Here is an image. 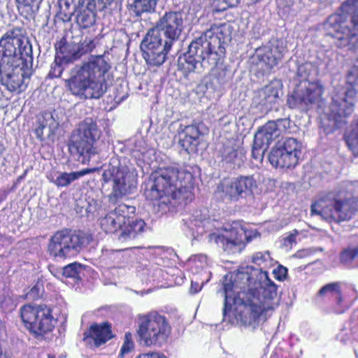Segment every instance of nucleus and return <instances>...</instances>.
<instances>
[{
  "mask_svg": "<svg viewBox=\"0 0 358 358\" xmlns=\"http://www.w3.org/2000/svg\"><path fill=\"white\" fill-rule=\"evenodd\" d=\"M224 296L223 321L227 320L234 305H239V320L245 326H258L266 312L274 308L277 285L268 277L251 266L228 273L223 278Z\"/></svg>",
  "mask_w": 358,
  "mask_h": 358,
  "instance_id": "1",
  "label": "nucleus"
},
{
  "mask_svg": "<svg viewBox=\"0 0 358 358\" xmlns=\"http://www.w3.org/2000/svg\"><path fill=\"white\" fill-rule=\"evenodd\" d=\"M195 20L194 13L184 9L166 11L159 18L141 43L143 57L149 69L159 67L166 62L185 29Z\"/></svg>",
  "mask_w": 358,
  "mask_h": 358,
  "instance_id": "2",
  "label": "nucleus"
},
{
  "mask_svg": "<svg viewBox=\"0 0 358 358\" xmlns=\"http://www.w3.org/2000/svg\"><path fill=\"white\" fill-rule=\"evenodd\" d=\"M228 39L225 26H211L195 37L189 44L187 50L178 57V70L187 78L191 73L201 74L213 69L224 57Z\"/></svg>",
  "mask_w": 358,
  "mask_h": 358,
  "instance_id": "3",
  "label": "nucleus"
},
{
  "mask_svg": "<svg viewBox=\"0 0 358 358\" xmlns=\"http://www.w3.org/2000/svg\"><path fill=\"white\" fill-rule=\"evenodd\" d=\"M152 182L144 191L146 200L158 207V211L169 209L173 201L192 200L194 178L192 173L173 166L161 167L152 174Z\"/></svg>",
  "mask_w": 358,
  "mask_h": 358,
  "instance_id": "4",
  "label": "nucleus"
},
{
  "mask_svg": "<svg viewBox=\"0 0 358 358\" xmlns=\"http://www.w3.org/2000/svg\"><path fill=\"white\" fill-rule=\"evenodd\" d=\"M110 69L103 56L92 57L71 69L66 85L71 94L80 99H99L106 91L105 75Z\"/></svg>",
  "mask_w": 358,
  "mask_h": 358,
  "instance_id": "5",
  "label": "nucleus"
},
{
  "mask_svg": "<svg viewBox=\"0 0 358 358\" xmlns=\"http://www.w3.org/2000/svg\"><path fill=\"white\" fill-rule=\"evenodd\" d=\"M357 211L358 197L348 192H329L310 206L311 215H320L329 222L348 221Z\"/></svg>",
  "mask_w": 358,
  "mask_h": 358,
  "instance_id": "6",
  "label": "nucleus"
},
{
  "mask_svg": "<svg viewBox=\"0 0 358 358\" xmlns=\"http://www.w3.org/2000/svg\"><path fill=\"white\" fill-rule=\"evenodd\" d=\"M24 64L32 67V45L26 31L20 27L9 28L0 38V64Z\"/></svg>",
  "mask_w": 358,
  "mask_h": 358,
  "instance_id": "7",
  "label": "nucleus"
},
{
  "mask_svg": "<svg viewBox=\"0 0 358 358\" xmlns=\"http://www.w3.org/2000/svg\"><path fill=\"white\" fill-rule=\"evenodd\" d=\"M346 84V87L336 88L332 97L328 116L329 121L334 122L332 126L335 127L345 124V118L354 110L355 99L358 93V59L348 74Z\"/></svg>",
  "mask_w": 358,
  "mask_h": 358,
  "instance_id": "8",
  "label": "nucleus"
},
{
  "mask_svg": "<svg viewBox=\"0 0 358 358\" xmlns=\"http://www.w3.org/2000/svg\"><path fill=\"white\" fill-rule=\"evenodd\" d=\"M171 327L165 316L150 312L138 317L136 335L140 345L148 348H161L168 343Z\"/></svg>",
  "mask_w": 358,
  "mask_h": 358,
  "instance_id": "9",
  "label": "nucleus"
},
{
  "mask_svg": "<svg viewBox=\"0 0 358 358\" xmlns=\"http://www.w3.org/2000/svg\"><path fill=\"white\" fill-rule=\"evenodd\" d=\"M91 234L81 231L63 229L57 231L50 238L48 252L55 259H66L76 255L92 241Z\"/></svg>",
  "mask_w": 358,
  "mask_h": 358,
  "instance_id": "10",
  "label": "nucleus"
},
{
  "mask_svg": "<svg viewBox=\"0 0 358 358\" xmlns=\"http://www.w3.org/2000/svg\"><path fill=\"white\" fill-rule=\"evenodd\" d=\"M312 69L313 66L310 63H303L298 66L297 76L300 84L293 94L287 97V103L289 108L308 110L310 105L320 99L323 92L322 85L318 83L308 80Z\"/></svg>",
  "mask_w": 358,
  "mask_h": 358,
  "instance_id": "11",
  "label": "nucleus"
},
{
  "mask_svg": "<svg viewBox=\"0 0 358 358\" xmlns=\"http://www.w3.org/2000/svg\"><path fill=\"white\" fill-rule=\"evenodd\" d=\"M20 314L24 327L35 337L51 332L57 323L52 310L45 304H24L20 308Z\"/></svg>",
  "mask_w": 358,
  "mask_h": 358,
  "instance_id": "12",
  "label": "nucleus"
},
{
  "mask_svg": "<svg viewBox=\"0 0 358 358\" xmlns=\"http://www.w3.org/2000/svg\"><path fill=\"white\" fill-rule=\"evenodd\" d=\"M101 131L95 121L92 118H85L73 131L69 150L71 155L79 157L94 155L96 148L94 143L99 139Z\"/></svg>",
  "mask_w": 358,
  "mask_h": 358,
  "instance_id": "13",
  "label": "nucleus"
},
{
  "mask_svg": "<svg viewBox=\"0 0 358 358\" xmlns=\"http://www.w3.org/2000/svg\"><path fill=\"white\" fill-rule=\"evenodd\" d=\"M105 182H112V191L108 196L111 204H116L123 196L134 192L138 185V177L134 172L117 166L105 170L102 175Z\"/></svg>",
  "mask_w": 358,
  "mask_h": 358,
  "instance_id": "14",
  "label": "nucleus"
},
{
  "mask_svg": "<svg viewBox=\"0 0 358 358\" xmlns=\"http://www.w3.org/2000/svg\"><path fill=\"white\" fill-rule=\"evenodd\" d=\"M346 24L345 17L340 14H334L327 19L324 27L327 34L337 40L336 45L339 48L347 47L350 50L358 51V30H355V24Z\"/></svg>",
  "mask_w": 358,
  "mask_h": 358,
  "instance_id": "15",
  "label": "nucleus"
},
{
  "mask_svg": "<svg viewBox=\"0 0 358 358\" xmlns=\"http://www.w3.org/2000/svg\"><path fill=\"white\" fill-rule=\"evenodd\" d=\"M257 187V182L252 176L224 178L218 183L215 194L223 202H236L243 197V194L252 192Z\"/></svg>",
  "mask_w": 358,
  "mask_h": 358,
  "instance_id": "16",
  "label": "nucleus"
},
{
  "mask_svg": "<svg viewBox=\"0 0 358 358\" xmlns=\"http://www.w3.org/2000/svg\"><path fill=\"white\" fill-rule=\"evenodd\" d=\"M289 118L268 121L259 129L254 137L252 157H264L270 143L289 129Z\"/></svg>",
  "mask_w": 358,
  "mask_h": 358,
  "instance_id": "17",
  "label": "nucleus"
},
{
  "mask_svg": "<svg viewBox=\"0 0 358 358\" xmlns=\"http://www.w3.org/2000/svg\"><path fill=\"white\" fill-rule=\"evenodd\" d=\"M32 73V67L24 64H0V83L10 92L17 94L24 92Z\"/></svg>",
  "mask_w": 358,
  "mask_h": 358,
  "instance_id": "18",
  "label": "nucleus"
},
{
  "mask_svg": "<svg viewBox=\"0 0 358 358\" xmlns=\"http://www.w3.org/2000/svg\"><path fill=\"white\" fill-rule=\"evenodd\" d=\"M278 91L279 84L277 83H271L261 89L253 98L251 113L256 117H261L275 108L278 105Z\"/></svg>",
  "mask_w": 358,
  "mask_h": 358,
  "instance_id": "19",
  "label": "nucleus"
},
{
  "mask_svg": "<svg viewBox=\"0 0 358 358\" xmlns=\"http://www.w3.org/2000/svg\"><path fill=\"white\" fill-rule=\"evenodd\" d=\"M83 341L90 348H99L115 338L113 326L108 321L94 322L84 331Z\"/></svg>",
  "mask_w": 358,
  "mask_h": 358,
  "instance_id": "20",
  "label": "nucleus"
},
{
  "mask_svg": "<svg viewBox=\"0 0 358 358\" xmlns=\"http://www.w3.org/2000/svg\"><path fill=\"white\" fill-rule=\"evenodd\" d=\"M129 210L134 212L135 208L124 203L119 204L113 210L110 211L101 219V229L106 234H120Z\"/></svg>",
  "mask_w": 358,
  "mask_h": 358,
  "instance_id": "21",
  "label": "nucleus"
},
{
  "mask_svg": "<svg viewBox=\"0 0 358 358\" xmlns=\"http://www.w3.org/2000/svg\"><path fill=\"white\" fill-rule=\"evenodd\" d=\"M342 282L335 281L325 284L317 292V296L322 299H330L333 301L331 309L336 315L343 314L348 309L345 304V298L341 289Z\"/></svg>",
  "mask_w": 358,
  "mask_h": 358,
  "instance_id": "22",
  "label": "nucleus"
},
{
  "mask_svg": "<svg viewBox=\"0 0 358 358\" xmlns=\"http://www.w3.org/2000/svg\"><path fill=\"white\" fill-rule=\"evenodd\" d=\"M287 49L282 41L273 40L256 50L258 59L265 64L268 69L277 65L282 59Z\"/></svg>",
  "mask_w": 358,
  "mask_h": 358,
  "instance_id": "23",
  "label": "nucleus"
},
{
  "mask_svg": "<svg viewBox=\"0 0 358 358\" xmlns=\"http://www.w3.org/2000/svg\"><path fill=\"white\" fill-rule=\"evenodd\" d=\"M201 124L196 122L187 126L180 124L177 130L179 144L188 155H192L196 150L198 139L201 134Z\"/></svg>",
  "mask_w": 358,
  "mask_h": 358,
  "instance_id": "24",
  "label": "nucleus"
},
{
  "mask_svg": "<svg viewBox=\"0 0 358 358\" xmlns=\"http://www.w3.org/2000/svg\"><path fill=\"white\" fill-rule=\"evenodd\" d=\"M59 123L50 112L39 114L34 125L33 131L41 141L50 138L58 128Z\"/></svg>",
  "mask_w": 358,
  "mask_h": 358,
  "instance_id": "25",
  "label": "nucleus"
},
{
  "mask_svg": "<svg viewBox=\"0 0 358 358\" xmlns=\"http://www.w3.org/2000/svg\"><path fill=\"white\" fill-rule=\"evenodd\" d=\"M96 46L94 39L85 38L80 43L66 42L62 45V50L66 53L65 59L74 61L80 59L85 53L91 52Z\"/></svg>",
  "mask_w": 358,
  "mask_h": 358,
  "instance_id": "26",
  "label": "nucleus"
},
{
  "mask_svg": "<svg viewBox=\"0 0 358 358\" xmlns=\"http://www.w3.org/2000/svg\"><path fill=\"white\" fill-rule=\"evenodd\" d=\"M303 145L294 138H287L277 142L268 157H299Z\"/></svg>",
  "mask_w": 358,
  "mask_h": 358,
  "instance_id": "27",
  "label": "nucleus"
},
{
  "mask_svg": "<svg viewBox=\"0 0 358 358\" xmlns=\"http://www.w3.org/2000/svg\"><path fill=\"white\" fill-rule=\"evenodd\" d=\"M122 226V229L118 234V239L126 241L138 238L145 231L146 223L141 219L131 218L127 214V219Z\"/></svg>",
  "mask_w": 358,
  "mask_h": 358,
  "instance_id": "28",
  "label": "nucleus"
},
{
  "mask_svg": "<svg viewBox=\"0 0 358 358\" xmlns=\"http://www.w3.org/2000/svg\"><path fill=\"white\" fill-rule=\"evenodd\" d=\"M103 164L101 162L99 161L96 165L89 168L83 169L79 171H73L71 173L62 172L57 178L52 181V182L57 187H64L69 186L72 182L78 180L82 176L87 174L95 173L99 171L103 168Z\"/></svg>",
  "mask_w": 358,
  "mask_h": 358,
  "instance_id": "29",
  "label": "nucleus"
},
{
  "mask_svg": "<svg viewBox=\"0 0 358 358\" xmlns=\"http://www.w3.org/2000/svg\"><path fill=\"white\" fill-rule=\"evenodd\" d=\"M85 0H58L60 8L59 15L62 21L69 22L76 8L84 3Z\"/></svg>",
  "mask_w": 358,
  "mask_h": 358,
  "instance_id": "30",
  "label": "nucleus"
},
{
  "mask_svg": "<svg viewBox=\"0 0 358 358\" xmlns=\"http://www.w3.org/2000/svg\"><path fill=\"white\" fill-rule=\"evenodd\" d=\"M59 52L62 54V57L59 56V52H57L55 61L50 66L48 75L51 78L60 77L64 69V65L74 62L73 59L69 61L64 59L66 53L62 50V45L59 47Z\"/></svg>",
  "mask_w": 358,
  "mask_h": 358,
  "instance_id": "31",
  "label": "nucleus"
},
{
  "mask_svg": "<svg viewBox=\"0 0 358 358\" xmlns=\"http://www.w3.org/2000/svg\"><path fill=\"white\" fill-rule=\"evenodd\" d=\"M252 262L259 268H254V270H259L262 273L268 272L266 269L272 265V258L270 253L267 252H257L255 253L252 258Z\"/></svg>",
  "mask_w": 358,
  "mask_h": 358,
  "instance_id": "32",
  "label": "nucleus"
},
{
  "mask_svg": "<svg viewBox=\"0 0 358 358\" xmlns=\"http://www.w3.org/2000/svg\"><path fill=\"white\" fill-rule=\"evenodd\" d=\"M96 14L90 9H83L76 15V23L81 29H87L94 24Z\"/></svg>",
  "mask_w": 358,
  "mask_h": 358,
  "instance_id": "33",
  "label": "nucleus"
},
{
  "mask_svg": "<svg viewBox=\"0 0 358 358\" xmlns=\"http://www.w3.org/2000/svg\"><path fill=\"white\" fill-rule=\"evenodd\" d=\"M345 142L354 157L358 156V119L345 135Z\"/></svg>",
  "mask_w": 358,
  "mask_h": 358,
  "instance_id": "34",
  "label": "nucleus"
},
{
  "mask_svg": "<svg viewBox=\"0 0 358 358\" xmlns=\"http://www.w3.org/2000/svg\"><path fill=\"white\" fill-rule=\"evenodd\" d=\"M159 0H134V12L139 17L143 13L154 12Z\"/></svg>",
  "mask_w": 358,
  "mask_h": 358,
  "instance_id": "35",
  "label": "nucleus"
},
{
  "mask_svg": "<svg viewBox=\"0 0 358 358\" xmlns=\"http://www.w3.org/2000/svg\"><path fill=\"white\" fill-rule=\"evenodd\" d=\"M134 348L135 343L133 340V335L130 331H127L124 334L118 358H124L127 355L134 351Z\"/></svg>",
  "mask_w": 358,
  "mask_h": 358,
  "instance_id": "36",
  "label": "nucleus"
},
{
  "mask_svg": "<svg viewBox=\"0 0 358 358\" xmlns=\"http://www.w3.org/2000/svg\"><path fill=\"white\" fill-rule=\"evenodd\" d=\"M299 158H268L271 164L275 169L294 168L298 163Z\"/></svg>",
  "mask_w": 358,
  "mask_h": 358,
  "instance_id": "37",
  "label": "nucleus"
},
{
  "mask_svg": "<svg viewBox=\"0 0 358 358\" xmlns=\"http://www.w3.org/2000/svg\"><path fill=\"white\" fill-rule=\"evenodd\" d=\"M210 238L211 240H214L217 244H222L224 250H227L232 246L238 245L241 242V239L236 238L232 240L223 234H210Z\"/></svg>",
  "mask_w": 358,
  "mask_h": 358,
  "instance_id": "38",
  "label": "nucleus"
},
{
  "mask_svg": "<svg viewBox=\"0 0 358 358\" xmlns=\"http://www.w3.org/2000/svg\"><path fill=\"white\" fill-rule=\"evenodd\" d=\"M81 267L82 265L77 262L69 264L63 268L62 274L66 278L80 279Z\"/></svg>",
  "mask_w": 358,
  "mask_h": 358,
  "instance_id": "39",
  "label": "nucleus"
},
{
  "mask_svg": "<svg viewBox=\"0 0 358 358\" xmlns=\"http://www.w3.org/2000/svg\"><path fill=\"white\" fill-rule=\"evenodd\" d=\"M358 257V247L345 248L340 253V262L347 264L352 263Z\"/></svg>",
  "mask_w": 358,
  "mask_h": 358,
  "instance_id": "40",
  "label": "nucleus"
},
{
  "mask_svg": "<svg viewBox=\"0 0 358 358\" xmlns=\"http://www.w3.org/2000/svg\"><path fill=\"white\" fill-rule=\"evenodd\" d=\"M273 274L277 280L282 281L287 275V268L282 265H279L273 270Z\"/></svg>",
  "mask_w": 358,
  "mask_h": 358,
  "instance_id": "41",
  "label": "nucleus"
},
{
  "mask_svg": "<svg viewBox=\"0 0 358 358\" xmlns=\"http://www.w3.org/2000/svg\"><path fill=\"white\" fill-rule=\"evenodd\" d=\"M203 286V282H197L196 280L192 279L189 292L191 294H196L199 291L201 290Z\"/></svg>",
  "mask_w": 358,
  "mask_h": 358,
  "instance_id": "42",
  "label": "nucleus"
},
{
  "mask_svg": "<svg viewBox=\"0 0 358 358\" xmlns=\"http://www.w3.org/2000/svg\"><path fill=\"white\" fill-rule=\"evenodd\" d=\"M136 358H167L163 353L157 352H152L149 353L142 354Z\"/></svg>",
  "mask_w": 358,
  "mask_h": 358,
  "instance_id": "43",
  "label": "nucleus"
},
{
  "mask_svg": "<svg viewBox=\"0 0 358 358\" xmlns=\"http://www.w3.org/2000/svg\"><path fill=\"white\" fill-rule=\"evenodd\" d=\"M225 157H238L239 155H243V153L242 150L235 149L232 148L231 150H225Z\"/></svg>",
  "mask_w": 358,
  "mask_h": 358,
  "instance_id": "44",
  "label": "nucleus"
},
{
  "mask_svg": "<svg viewBox=\"0 0 358 358\" xmlns=\"http://www.w3.org/2000/svg\"><path fill=\"white\" fill-rule=\"evenodd\" d=\"M351 23L355 24V30H358V9L352 15Z\"/></svg>",
  "mask_w": 358,
  "mask_h": 358,
  "instance_id": "45",
  "label": "nucleus"
},
{
  "mask_svg": "<svg viewBox=\"0 0 358 358\" xmlns=\"http://www.w3.org/2000/svg\"><path fill=\"white\" fill-rule=\"evenodd\" d=\"M38 292H39V289L38 288H37L36 287H34L33 288H31L30 289V291L27 293V296L30 297V298H32L33 299H34L35 298V294H36L38 296Z\"/></svg>",
  "mask_w": 358,
  "mask_h": 358,
  "instance_id": "46",
  "label": "nucleus"
},
{
  "mask_svg": "<svg viewBox=\"0 0 358 358\" xmlns=\"http://www.w3.org/2000/svg\"><path fill=\"white\" fill-rule=\"evenodd\" d=\"M224 76H225V72L224 71H222L221 72L219 73L217 79L219 80V83L220 84L225 83L226 80H225V79L224 78Z\"/></svg>",
  "mask_w": 358,
  "mask_h": 358,
  "instance_id": "47",
  "label": "nucleus"
},
{
  "mask_svg": "<svg viewBox=\"0 0 358 358\" xmlns=\"http://www.w3.org/2000/svg\"><path fill=\"white\" fill-rule=\"evenodd\" d=\"M289 243H292L295 241L296 236L294 234H290L287 238H286Z\"/></svg>",
  "mask_w": 358,
  "mask_h": 358,
  "instance_id": "48",
  "label": "nucleus"
},
{
  "mask_svg": "<svg viewBox=\"0 0 358 358\" xmlns=\"http://www.w3.org/2000/svg\"><path fill=\"white\" fill-rule=\"evenodd\" d=\"M358 2V0H348L347 3L348 4H355Z\"/></svg>",
  "mask_w": 358,
  "mask_h": 358,
  "instance_id": "49",
  "label": "nucleus"
},
{
  "mask_svg": "<svg viewBox=\"0 0 358 358\" xmlns=\"http://www.w3.org/2000/svg\"><path fill=\"white\" fill-rule=\"evenodd\" d=\"M90 158H87V159H86V158H83V160H82L81 163H82V164H85V162H86L85 161H86V160L90 161Z\"/></svg>",
  "mask_w": 358,
  "mask_h": 358,
  "instance_id": "50",
  "label": "nucleus"
},
{
  "mask_svg": "<svg viewBox=\"0 0 358 358\" xmlns=\"http://www.w3.org/2000/svg\"><path fill=\"white\" fill-rule=\"evenodd\" d=\"M4 330L3 327L0 324V336H1L2 331Z\"/></svg>",
  "mask_w": 358,
  "mask_h": 358,
  "instance_id": "51",
  "label": "nucleus"
},
{
  "mask_svg": "<svg viewBox=\"0 0 358 358\" xmlns=\"http://www.w3.org/2000/svg\"><path fill=\"white\" fill-rule=\"evenodd\" d=\"M132 157H138V155L134 153V154H132Z\"/></svg>",
  "mask_w": 358,
  "mask_h": 358,
  "instance_id": "52",
  "label": "nucleus"
},
{
  "mask_svg": "<svg viewBox=\"0 0 358 358\" xmlns=\"http://www.w3.org/2000/svg\"><path fill=\"white\" fill-rule=\"evenodd\" d=\"M329 53H330L331 55H334V53L333 52H330Z\"/></svg>",
  "mask_w": 358,
  "mask_h": 358,
  "instance_id": "53",
  "label": "nucleus"
},
{
  "mask_svg": "<svg viewBox=\"0 0 358 358\" xmlns=\"http://www.w3.org/2000/svg\"><path fill=\"white\" fill-rule=\"evenodd\" d=\"M49 358H50V357H49Z\"/></svg>",
  "mask_w": 358,
  "mask_h": 358,
  "instance_id": "54",
  "label": "nucleus"
}]
</instances>
